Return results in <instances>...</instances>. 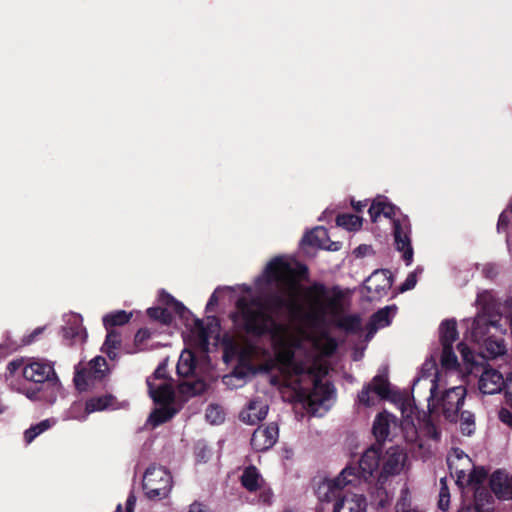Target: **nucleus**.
Listing matches in <instances>:
<instances>
[{
  "label": "nucleus",
  "instance_id": "1",
  "mask_svg": "<svg viewBox=\"0 0 512 512\" xmlns=\"http://www.w3.org/2000/svg\"><path fill=\"white\" fill-rule=\"evenodd\" d=\"M306 267L287 257L271 260L255 281L256 294L244 287L237 301L246 330L270 334L272 352L263 369H277L283 385L292 391L291 399L300 402L314 416H323L333 406V386L323 382L328 372L326 357L336 348L324 331L325 324H337L347 331H357L361 319L343 316L344 293L321 284L303 287Z\"/></svg>",
  "mask_w": 512,
  "mask_h": 512
},
{
  "label": "nucleus",
  "instance_id": "2",
  "mask_svg": "<svg viewBox=\"0 0 512 512\" xmlns=\"http://www.w3.org/2000/svg\"><path fill=\"white\" fill-rule=\"evenodd\" d=\"M458 349L462 356L459 368L444 370L437 368L435 360H427L412 386V397L416 401H426L431 414L442 416L449 422H456L467 394L464 385H456L455 380L465 374L474 372L478 362L477 356L466 344L459 343Z\"/></svg>",
  "mask_w": 512,
  "mask_h": 512
},
{
  "label": "nucleus",
  "instance_id": "3",
  "mask_svg": "<svg viewBox=\"0 0 512 512\" xmlns=\"http://www.w3.org/2000/svg\"><path fill=\"white\" fill-rule=\"evenodd\" d=\"M362 476L356 464L347 465L338 476L324 480L317 489L320 501H332L333 512H367V499L363 494L340 492L348 485H356Z\"/></svg>",
  "mask_w": 512,
  "mask_h": 512
},
{
  "label": "nucleus",
  "instance_id": "4",
  "mask_svg": "<svg viewBox=\"0 0 512 512\" xmlns=\"http://www.w3.org/2000/svg\"><path fill=\"white\" fill-rule=\"evenodd\" d=\"M363 480H368L375 473L379 480H386L408 469V454L403 447L391 446L385 451L381 447L372 446L361 456L356 465Z\"/></svg>",
  "mask_w": 512,
  "mask_h": 512
},
{
  "label": "nucleus",
  "instance_id": "5",
  "mask_svg": "<svg viewBox=\"0 0 512 512\" xmlns=\"http://www.w3.org/2000/svg\"><path fill=\"white\" fill-rule=\"evenodd\" d=\"M368 212L373 222L378 221L381 216L392 220L396 249L402 252L406 265H410L413 260V248L410 239L411 225L409 219L401 215L399 209L383 196H378L373 201Z\"/></svg>",
  "mask_w": 512,
  "mask_h": 512
},
{
  "label": "nucleus",
  "instance_id": "6",
  "mask_svg": "<svg viewBox=\"0 0 512 512\" xmlns=\"http://www.w3.org/2000/svg\"><path fill=\"white\" fill-rule=\"evenodd\" d=\"M147 385L151 398L163 405L155 409L147 420V424L155 428L171 419L176 413L174 409L167 406L173 399L174 391L170 381L166 379V365L158 366L154 374L147 379Z\"/></svg>",
  "mask_w": 512,
  "mask_h": 512
},
{
  "label": "nucleus",
  "instance_id": "7",
  "mask_svg": "<svg viewBox=\"0 0 512 512\" xmlns=\"http://www.w3.org/2000/svg\"><path fill=\"white\" fill-rule=\"evenodd\" d=\"M447 463L451 474L456 477V483L460 487L476 486L485 479V470L474 468L470 457L458 448L452 449L449 453Z\"/></svg>",
  "mask_w": 512,
  "mask_h": 512
},
{
  "label": "nucleus",
  "instance_id": "8",
  "mask_svg": "<svg viewBox=\"0 0 512 512\" xmlns=\"http://www.w3.org/2000/svg\"><path fill=\"white\" fill-rule=\"evenodd\" d=\"M143 489L149 499L165 498L172 489V477L164 467L151 466L144 474Z\"/></svg>",
  "mask_w": 512,
  "mask_h": 512
},
{
  "label": "nucleus",
  "instance_id": "9",
  "mask_svg": "<svg viewBox=\"0 0 512 512\" xmlns=\"http://www.w3.org/2000/svg\"><path fill=\"white\" fill-rule=\"evenodd\" d=\"M439 337L442 346L440 368L451 370L461 367L452 347L453 343L458 339L456 321L453 319L444 320L439 327Z\"/></svg>",
  "mask_w": 512,
  "mask_h": 512
},
{
  "label": "nucleus",
  "instance_id": "10",
  "mask_svg": "<svg viewBox=\"0 0 512 512\" xmlns=\"http://www.w3.org/2000/svg\"><path fill=\"white\" fill-rule=\"evenodd\" d=\"M394 395L387 373L384 371L376 375L370 383L363 386L358 394L357 403L365 407H371L379 399H391Z\"/></svg>",
  "mask_w": 512,
  "mask_h": 512
},
{
  "label": "nucleus",
  "instance_id": "11",
  "mask_svg": "<svg viewBox=\"0 0 512 512\" xmlns=\"http://www.w3.org/2000/svg\"><path fill=\"white\" fill-rule=\"evenodd\" d=\"M240 483L250 493H259L258 499L261 503L271 504L274 493L267 485L261 472L254 466L245 467L240 476Z\"/></svg>",
  "mask_w": 512,
  "mask_h": 512
},
{
  "label": "nucleus",
  "instance_id": "12",
  "mask_svg": "<svg viewBox=\"0 0 512 512\" xmlns=\"http://www.w3.org/2000/svg\"><path fill=\"white\" fill-rule=\"evenodd\" d=\"M108 366L105 358L97 356L92 359L84 370H77L74 382L79 391H85L93 386L96 381L106 376Z\"/></svg>",
  "mask_w": 512,
  "mask_h": 512
},
{
  "label": "nucleus",
  "instance_id": "13",
  "mask_svg": "<svg viewBox=\"0 0 512 512\" xmlns=\"http://www.w3.org/2000/svg\"><path fill=\"white\" fill-rule=\"evenodd\" d=\"M55 375L53 364L45 359H26L24 378L35 383H43Z\"/></svg>",
  "mask_w": 512,
  "mask_h": 512
},
{
  "label": "nucleus",
  "instance_id": "14",
  "mask_svg": "<svg viewBox=\"0 0 512 512\" xmlns=\"http://www.w3.org/2000/svg\"><path fill=\"white\" fill-rule=\"evenodd\" d=\"M392 286V277L387 270L374 271L365 281L364 288L371 300L380 299L387 294Z\"/></svg>",
  "mask_w": 512,
  "mask_h": 512
},
{
  "label": "nucleus",
  "instance_id": "15",
  "mask_svg": "<svg viewBox=\"0 0 512 512\" xmlns=\"http://www.w3.org/2000/svg\"><path fill=\"white\" fill-rule=\"evenodd\" d=\"M506 380L503 375L494 368H485L480 375L478 388L482 394H496L505 388Z\"/></svg>",
  "mask_w": 512,
  "mask_h": 512
},
{
  "label": "nucleus",
  "instance_id": "16",
  "mask_svg": "<svg viewBox=\"0 0 512 512\" xmlns=\"http://www.w3.org/2000/svg\"><path fill=\"white\" fill-rule=\"evenodd\" d=\"M278 434V427L273 423L266 427H259L252 435L251 445L256 451L268 450L276 443Z\"/></svg>",
  "mask_w": 512,
  "mask_h": 512
},
{
  "label": "nucleus",
  "instance_id": "17",
  "mask_svg": "<svg viewBox=\"0 0 512 512\" xmlns=\"http://www.w3.org/2000/svg\"><path fill=\"white\" fill-rule=\"evenodd\" d=\"M302 243L312 247L337 251L340 249V242H330L328 232L324 227L318 226L306 233Z\"/></svg>",
  "mask_w": 512,
  "mask_h": 512
},
{
  "label": "nucleus",
  "instance_id": "18",
  "mask_svg": "<svg viewBox=\"0 0 512 512\" xmlns=\"http://www.w3.org/2000/svg\"><path fill=\"white\" fill-rule=\"evenodd\" d=\"M66 325L63 328L64 338L71 340V344H82L87 338V332L82 325V317L78 314L66 316Z\"/></svg>",
  "mask_w": 512,
  "mask_h": 512
},
{
  "label": "nucleus",
  "instance_id": "19",
  "mask_svg": "<svg viewBox=\"0 0 512 512\" xmlns=\"http://www.w3.org/2000/svg\"><path fill=\"white\" fill-rule=\"evenodd\" d=\"M268 413V404L260 399L256 398L251 400L247 407L241 412L240 418L243 422L254 425L265 419Z\"/></svg>",
  "mask_w": 512,
  "mask_h": 512
},
{
  "label": "nucleus",
  "instance_id": "20",
  "mask_svg": "<svg viewBox=\"0 0 512 512\" xmlns=\"http://www.w3.org/2000/svg\"><path fill=\"white\" fill-rule=\"evenodd\" d=\"M490 487L499 499L509 500L512 497V475L495 471L490 478Z\"/></svg>",
  "mask_w": 512,
  "mask_h": 512
},
{
  "label": "nucleus",
  "instance_id": "21",
  "mask_svg": "<svg viewBox=\"0 0 512 512\" xmlns=\"http://www.w3.org/2000/svg\"><path fill=\"white\" fill-rule=\"evenodd\" d=\"M397 307L395 305L386 306L372 315L368 324V335L370 339L378 329L385 328L391 324L392 319L396 315Z\"/></svg>",
  "mask_w": 512,
  "mask_h": 512
},
{
  "label": "nucleus",
  "instance_id": "22",
  "mask_svg": "<svg viewBox=\"0 0 512 512\" xmlns=\"http://www.w3.org/2000/svg\"><path fill=\"white\" fill-rule=\"evenodd\" d=\"M397 426L396 418L387 412L379 413L373 423V434L378 441H384Z\"/></svg>",
  "mask_w": 512,
  "mask_h": 512
},
{
  "label": "nucleus",
  "instance_id": "23",
  "mask_svg": "<svg viewBox=\"0 0 512 512\" xmlns=\"http://www.w3.org/2000/svg\"><path fill=\"white\" fill-rule=\"evenodd\" d=\"M406 429H407L406 436H405L406 440L408 442H416L417 441L419 448H422L424 446L422 440L419 438L420 435L427 436L436 441L440 438L439 430L430 421L425 422L419 431L415 428L414 424H412L411 427H409L408 423H406Z\"/></svg>",
  "mask_w": 512,
  "mask_h": 512
},
{
  "label": "nucleus",
  "instance_id": "24",
  "mask_svg": "<svg viewBox=\"0 0 512 512\" xmlns=\"http://www.w3.org/2000/svg\"><path fill=\"white\" fill-rule=\"evenodd\" d=\"M117 408V402L112 395L92 397L86 401V410L90 412V414Z\"/></svg>",
  "mask_w": 512,
  "mask_h": 512
},
{
  "label": "nucleus",
  "instance_id": "25",
  "mask_svg": "<svg viewBox=\"0 0 512 512\" xmlns=\"http://www.w3.org/2000/svg\"><path fill=\"white\" fill-rule=\"evenodd\" d=\"M251 373L248 368L237 367L233 372L224 376L223 382L230 389H237L245 385Z\"/></svg>",
  "mask_w": 512,
  "mask_h": 512
},
{
  "label": "nucleus",
  "instance_id": "26",
  "mask_svg": "<svg viewBox=\"0 0 512 512\" xmlns=\"http://www.w3.org/2000/svg\"><path fill=\"white\" fill-rule=\"evenodd\" d=\"M212 332V327L205 328L203 323L197 320L191 332L194 345L201 350H208L209 340L211 338Z\"/></svg>",
  "mask_w": 512,
  "mask_h": 512
},
{
  "label": "nucleus",
  "instance_id": "27",
  "mask_svg": "<svg viewBox=\"0 0 512 512\" xmlns=\"http://www.w3.org/2000/svg\"><path fill=\"white\" fill-rule=\"evenodd\" d=\"M121 346V338L115 330H107L105 342L102 351L111 359L115 360Z\"/></svg>",
  "mask_w": 512,
  "mask_h": 512
},
{
  "label": "nucleus",
  "instance_id": "28",
  "mask_svg": "<svg viewBox=\"0 0 512 512\" xmlns=\"http://www.w3.org/2000/svg\"><path fill=\"white\" fill-rule=\"evenodd\" d=\"M194 369L195 359L193 353L188 349L183 350L177 363L178 374L183 377H188L194 372Z\"/></svg>",
  "mask_w": 512,
  "mask_h": 512
},
{
  "label": "nucleus",
  "instance_id": "29",
  "mask_svg": "<svg viewBox=\"0 0 512 512\" xmlns=\"http://www.w3.org/2000/svg\"><path fill=\"white\" fill-rule=\"evenodd\" d=\"M57 423L54 418L42 420L41 422L32 425L24 432V439L27 444H30L37 436L47 431Z\"/></svg>",
  "mask_w": 512,
  "mask_h": 512
},
{
  "label": "nucleus",
  "instance_id": "30",
  "mask_svg": "<svg viewBox=\"0 0 512 512\" xmlns=\"http://www.w3.org/2000/svg\"><path fill=\"white\" fill-rule=\"evenodd\" d=\"M90 412L86 410V402H74L71 406L65 411L63 415V420H77V421H85Z\"/></svg>",
  "mask_w": 512,
  "mask_h": 512
},
{
  "label": "nucleus",
  "instance_id": "31",
  "mask_svg": "<svg viewBox=\"0 0 512 512\" xmlns=\"http://www.w3.org/2000/svg\"><path fill=\"white\" fill-rule=\"evenodd\" d=\"M132 317V313H128L124 310H118L107 314L103 317V324L106 330H110L111 327L120 326L127 323Z\"/></svg>",
  "mask_w": 512,
  "mask_h": 512
},
{
  "label": "nucleus",
  "instance_id": "32",
  "mask_svg": "<svg viewBox=\"0 0 512 512\" xmlns=\"http://www.w3.org/2000/svg\"><path fill=\"white\" fill-rule=\"evenodd\" d=\"M336 223L347 231H357L362 226V218L353 214H341L337 216Z\"/></svg>",
  "mask_w": 512,
  "mask_h": 512
},
{
  "label": "nucleus",
  "instance_id": "33",
  "mask_svg": "<svg viewBox=\"0 0 512 512\" xmlns=\"http://www.w3.org/2000/svg\"><path fill=\"white\" fill-rule=\"evenodd\" d=\"M460 426L463 434L471 435L475 427V417L469 411H463L460 416Z\"/></svg>",
  "mask_w": 512,
  "mask_h": 512
},
{
  "label": "nucleus",
  "instance_id": "34",
  "mask_svg": "<svg viewBox=\"0 0 512 512\" xmlns=\"http://www.w3.org/2000/svg\"><path fill=\"white\" fill-rule=\"evenodd\" d=\"M225 418L223 409L218 405H210L206 410V419L211 424H219Z\"/></svg>",
  "mask_w": 512,
  "mask_h": 512
},
{
  "label": "nucleus",
  "instance_id": "35",
  "mask_svg": "<svg viewBox=\"0 0 512 512\" xmlns=\"http://www.w3.org/2000/svg\"><path fill=\"white\" fill-rule=\"evenodd\" d=\"M450 505V493L447 487L446 478L440 479V491H439V502L438 506L441 510H448Z\"/></svg>",
  "mask_w": 512,
  "mask_h": 512
},
{
  "label": "nucleus",
  "instance_id": "36",
  "mask_svg": "<svg viewBox=\"0 0 512 512\" xmlns=\"http://www.w3.org/2000/svg\"><path fill=\"white\" fill-rule=\"evenodd\" d=\"M147 313L151 318L159 320L162 323L167 324L171 321V316L167 309L152 307L147 310Z\"/></svg>",
  "mask_w": 512,
  "mask_h": 512
},
{
  "label": "nucleus",
  "instance_id": "37",
  "mask_svg": "<svg viewBox=\"0 0 512 512\" xmlns=\"http://www.w3.org/2000/svg\"><path fill=\"white\" fill-rule=\"evenodd\" d=\"M159 298L162 302L171 305L174 308V310L181 315H183V313L186 311L185 306L181 302H178L170 294L166 292H161L159 294Z\"/></svg>",
  "mask_w": 512,
  "mask_h": 512
},
{
  "label": "nucleus",
  "instance_id": "38",
  "mask_svg": "<svg viewBox=\"0 0 512 512\" xmlns=\"http://www.w3.org/2000/svg\"><path fill=\"white\" fill-rule=\"evenodd\" d=\"M422 272V269L417 268L415 271L410 272L406 277L405 281L400 286V292L411 290L415 287L418 279V274Z\"/></svg>",
  "mask_w": 512,
  "mask_h": 512
},
{
  "label": "nucleus",
  "instance_id": "39",
  "mask_svg": "<svg viewBox=\"0 0 512 512\" xmlns=\"http://www.w3.org/2000/svg\"><path fill=\"white\" fill-rule=\"evenodd\" d=\"M26 364V359L19 358L12 360L7 365V377L13 376L17 371L22 370V373L24 374V367Z\"/></svg>",
  "mask_w": 512,
  "mask_h": 512
},
{
  "label": "nucleus",
  "instance_id": "40",
  "mask_svg": "<svg viewBox=\"0 0 512 512\" xmlns=\"http://www.w3.org/2000/svg\"><path fill=\"white\" fill-rule=\"evenodd\" d=\"M510 222H512V203L501 213L497 225L498 231L504 229Z\"/></svg>",
  "mask_w": 512,
  "mask_h": 512
},
{
  "label": "nucleus",
  "instance_id": "41",
  "mask_svg": "<svg viewBox=\"0 0 512 512\" xmlns=\"http://www.w3.org/2000/svg\"><path fill=\"white\" fill-rule=\"evenodd\" d=\"M396 512H421L416 507L411 506L406 502V499H402L396 504Z\"/></svg>",
  "mask_w": 512,
  "mask_h": 512
},
{
  "label": "nucleus",
  "instance_id": "42",
  "mask_svg": "<svg viewBox=\"0 0 512 512\" xmlns=\"http://www.w3.org/2000/svg\"><path fill=\"white\" fill-rule=\"evenodd\" d=\"M44 331V327H38L36 328L31 334L25 336L22 340L23 345L31 344L35 339L42 334Z\"/></svg>",
  "mask_w": 512,
  "mask_h": 512
},
{
  "label": "nucleus",
  "instance_id": "43",
  "mask_svg": "<svg viewBox=\"0 0 512 512\" xmlns=\"http://www.w3.org/2000/svg\"><path fill=\"white\" fill-rule=\"evenodd\" d=\"M498 416H499V419L501 420V422H503L504 424H506L509 427H512V413L509 410L502 408L499 411Z\"/></svg>",
  "mask_w": 512,
  "mask_h": 512
},
{
  "label": "nucleus",
  "instance_id": "44",
  "mask_svg": "<svg viewBox=\"0 0 512 512\" xmlns=\"http://www.w3.org/2000/svg\"><path fill=\"white\" fill-rule=\"evenodd\" d=\"M135 503H136V498H135V496L130 495V496L127 498L126 506H125V511H124V512H133V510H134V506H135ZM116 512H123V511H122V507H121V505H118V506H117V511H116Z\"/></svg>",
  "mask_w": 512,
  "mask_h": 512
},
{
  "label": "nucleus",
  "instance_id": "45",
  "mask_svg": "<svg viewBox=\"0 0 512 512\" xmlns=\"http://www.w3.org/2000/svg\"><path fill=\"white\" fill-rule=\"evenodd\" d=\"M505 395L507 402L512 405V373L506 379Z\"/></svg>",
  "mask_w": 512,
  "mask_h": 512
},
{
  "label": "nucleus",
  "instance_id": "46",
  "mask_svg": "<svg viewBox=\"0 0 512 512\" xmlns=\"http://www.w3.org/2000/svg\"><path fill=\"white\" fill-rule=\"evenodd\" d=\"M149 337H150V332L148 331V329H140L135 335V341L142 342Z\"/></svg>",
  "mask_w": 512,
  "mask_h": 512
},
{
  "label": "nucleus",
  "instance_id": "47",
  "mask_svg": "<svg viewBox=\"0 0 512 512\" xmlns=\"http://www.w3.org/2000/svg\"><path fill=\"white\" fill-rule=\"evenodd\" d=\"M23 394L26 395V397L30 400H38L40 397L38 396L39 390L38 389H25L22 391Z\"/></svg>",
  "mask_w": 512,
  "mask_h": 512
},
{
  "label": "nucleus",
  "instance_id": "48",
  "mask_svg": "<svg viewBox=\"0 0 512 512\" xmlns=\"http://www.w3.org/2000/svg\"><path fill=\"white\" fill-rule=\"evenodd\" d=\"M189 512H211L206 506L201 503H193L190 506Z\"/></svg>",
  "mask_w": 512,
  "mask_h": 512
},
{
  "label": "nucleus",
  "instance_id": "49",
  "mask_svg": "<svg viewBox=\"0 0 512 512\" xmlns=\"http://www.w3.org/2000/svg\"><path fill=\"white\" fill-rule=\"evenodd\" d=\"M457 512H481L478 502L474 506H462Z\"/></svg>",
  "mask_w": 512,
  "mask_h": 512
},
{
  "label": "nucleus",
  "instance_id": "50",
  "mask_svg": "<svg viewBox=\"0 0 512 512\" xmlns=\"http://www.w3.org/2000/svg\"><path fill=\"white\" fill-rule=\"evenodd\" d=\"M204 383L203 382H197L193 386H191V394H197L204 390Z\"/></svg>",
  "mask_w": 512,
  "mask_h": 512
},
{
  "label": "nucleus",
  "instance_id": "51",
  "mask_svg": "<svg viewBox=\"0 0 512 512\" xmlns=\"http://www.w3.org/2000/svg\"><path fill=\"white\" fill-rule=\"evenodd\" d=\"M218 303V297L216 294V291L211 295L208 303H207V309H211V307L215 306Z\"/></svg>",
  "mask_w": 512,
  "mask_h": 512
},
{
  "label": "nucleus",
  "instance_id": "52",
  "mask_svg": "<svg viewBox=\"0 0 512 512\" xmlns=\"http://www.w3.org/2000/svg\"><path fill=\"white\" fill-rule=\"evenodd\" d=\"M365 206H366V203H362V202H357L356 204H353V207L358 211L362 210Z\"/></svg>",
  "mask_w": 512,
  "mask_h": 512
},
{
  "label": "nucleus",
  "instance_id": "53",
  "mask_svg": "<svg viewBox=\"0 0 512 512\" xmlns=\"http://www.w3.org/2000/svg\"><path fill=\"white\" fill-rule=\"evenodd\" d=\"M6 411V406L0 403V416Z\"/></svg>",
  "mask_w": 512,
  "mask_h": 512
},
{
  "label": "nucleus",
  "instance_id": "54",
  "mask_svg": "<svg viewBox=\"0 0 512 512\" xmlns=\"http://www.w3.org/2000/svg\"><path fill=\"white\" fill-rule=\"evenodd\" d=\"M282 512H298V511L295 509L287 508V509L283 510Z\"/></svg>",
  "mask_w": 512,
  "mask_h": 512
},
{
  "label": "nucleus",
  "instance_id": "55",
  "mask_svg": "<svg viewBox=\"0 0 512 512\" xmlns=\"http://www.w3.org/2000/svg\"><path fill=\"white\" fill-rule=\"evenodd\" d=\"M483 294H479L478 297H477V302H480L481 298H482Z\"/></svg>",
  "mask_w": 512,
  "mask_h": 512
},
{
  "label": "nucleus",
  "instance_id": "56",
  "mask_svg": "<svg viewBox=\"0 0 512 512\" xmlns=\"http://www.w3.org/2000/svg\"><path fill=\"white\" fill-rule=\"evenodd\" d=\"M475 494H476V498H478V490L475 491ZM476 501H478V499H476Z\"/></svg>",
  "mask_w": 512,
  "mask_h": 512
},
{
  "label": "nucleus",
  "instance_id": "57",
  "mask_svg": "<svg viewBox=\"0 0 512 512\" xmlns=\"http://www.w3.org/2000/svg\"><path fill=\"white\" fill-rule=\"evenodd\" d=\"M17 348V345H14L11 347L12 350H15Z\"/></svg>",
  "mask_w": 512,
  "mask_h": 512
},
{
  "label": "nucleus",
  "instance_id": "58",
  "mask_svg": "<svg viewBox=\"0 0 512 512\" xmlns=\"http://www.w3.org/2000/svg\"><path fill=\"white\" fill-rule=\"evenodd\" d=\"M510 499H512V497Z\"/></svg>",
  "mask_w": 512,
  "mask_h": 512
}]
</instances>
